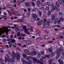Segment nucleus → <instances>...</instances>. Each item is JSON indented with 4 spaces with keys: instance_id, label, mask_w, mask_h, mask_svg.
<instances>
[{
    "instance_id": "nucleus-1",
    "label": "nucleus",
    "mask_w": 64,
    "mask_h": 64,
    "mask_svg": "<svg viewBox=\"0 0 64 64\" xmlns=\"http://www.w3.org/2000/svg\"><path fill=\"white\" fill-rule=\"evenodd\" d=\"M15 58L17 60H19L20 59V54L19 52H17L16 54Z\"/></svg>"
},
{
    "instance_id": "nucleus-2",
    "label": "nucleus",
    "mask_w": 64,
    "mask_h": 64,
    "mask_svg": "<svg viewBox=\"0 0 64 64\" xmlns=\"http://www.w3.org/2000/svg\"><path fill=\"white\" fill-rule=\"evenodd\" d=\"M3 28H0V35H2L3 33V32H6V35H8V31H6V30L3 31Z\"/></svg>"
},
{
    "instance_id": "nucleus-3",
    "label": "nucleus",
    "mask_w": 64,
    "mask_h": 64,
    "mask_svg": "<svg viewBox=\"0 0 64 64\" xmlns=\"http://www.w3.org/2000/svg\"><path fill=\"white\" fill-rule=\"evenodd\" d=\"M63 50L62 49H58L56 51V53H57V55H60V53Z\"/></svg>"
},
{
    "instance_id": "nucleus-4",
    "label": "nucleus",
    "mask_w": 64,
    "mask_h": 64,
    "mask_svg": "<svg viewBox=\"0 0 64 64\" xmlns=\"http://www.w3.org/2000/svg\"><path fill=\"white\" fill-rule=\"evenodd\" d=\"M37 54V52L36 51H34L32 52H30L29 54V55L30 56H34V55H36Z\"/></svg>"
},
{
    "instance_id": "nucleus-5",
    "label": "nucleus",
    "mask_w": 64,
    "mask_h": 64,
    "mask_svg": "<svg viewBox=\"0 0 64 64\" xmlns=\"http://www.w3.org/2000/svg\"><path fill=\"white\" fill-rule=\"evenodd\" d=\"M2 28H3V31H8H8H11V29H8V27H6L5 26H2Z\"/></svg>"
},
{
    "instance_id": "nucleus-6",
    "label": "nucleus",
    "mask_w": 64,
    "mask_h": 64,
    "mask_svg": "<svg viewBox=\"0 0 64 64\" xmlns=\"http://www.w3.org/2000/svg\"><path fill=\"white\" fill-rule=\"evenodd\" d=\"M32 16L33 18L34 19V20H37V18H38L37 15L35 14H32Z\"/></svg>"
},
{
    "instance_id": "nucleus-7",
    "label": "nucleus",
    "mask_w": 64,
    "mask_h": 64,
    "mask_svg": "<svg viewBox=\"0 0 64 64\" xmlns=\"http://www.w3.org/2000/svg\"><path fill=\"white\" fill-rule=\"evenodd\" d=\"M12 53L11 54L12 56V58H13V59H15V56H14V55H15L16 54H15V52L14 50L12 51Z\"/></svg>"
},
{
    "instance_id": "nucleus-8",
    "label": "nucleus",
    "mask_w": 64,
    "mask_h": 64,
    "mask_svg": "<svg viewBox=\"0 0 64 64\" xmlns=\"http://www.w3.org/2000/svg\"><path fill=\"white\" fill-rule=\"evenodd\" d=\"M25 5L26 7H30L31 6V4L29 2H27L26 3Z\"/></svg>"
},
{
    "instance_id": "nucleus-9",
    "label": "nucleus",
    "mask_w": 64,
    "mask_h": 64,
    "mask_svg": "<svg viewBox=\"0 0 64 64\" xmlns=\"http://www.w3.org/2000/svg\"><path fill=\"white\" fill-rule=\"evenodd\" d=\"M24 53H26V54H29V50L26 49H25L24 50Z\"/></svg>"
},
{
    "instance_id": "nucleus-10",
    "label": "nucleus",
    "mask_w": 64,
    "mask_h": 64,
    "mask_svg": "<svg viewBox=\"0 0 64 64\" xmlns=\"http://www.w3.org/2000/svg\"><path fill=\"white\" fill-rule=\"evenodd\" d=\"M42 22H43V21L42 20H40L37 23V24L38 25H39V26H40L42 24Z\"/></svg>"
},
{
    "instance_id": "nucleus-11",
    "label": "nucleus",
    "mask_w": 64,
    "mask_h": 64,
    "mask_svg": "<svg viewBox=\"0 0 64 64\" xmlns=\"http://www.w3.org/2000/svg\"><path fill=\"white\" fill-rule=\"evenodd\" d=\"M8 62H10L11 63H12V62H14V60L11 58L9 60H8Z\"/></svg>"
},
{
    "instance_id": "nucleus-12",
    "label": "nucleus",
    "mask_w": 64,
    "mask_h": 64,
    "mask_svg": "<svg viewBox=\"0 0 64 64\" xmlns=\"http://www.w3.org/2000/svg\"><path fill=\"white\" fill-rule=\"evenodd\" d=\"M59 20V19L58 18H56L54 20V23L55 24H56L57 23V22L58 20Z\"/></svg>"
},
{
    "instance_id": "nucleus-13",
    "label": "nucleus",
    "mask_w": 64,
    "mask_h": 64,
    "mask_svg": "<svg viewBox=\"0 0 64 64\" xmlns=\"http://www.w3.org/2000/svg\"><path fill=\"white\" fill-rule=\"evenodd\" d=\"M31 43V41L30 40H28L26 42V44L28 45L30 44Z\"/></svg>"
},
{
    "instance_id": "nucleus-14",
    "label": "nucleus",
    "mask_w": 64,
    "mask_h": 64,
    "mask_svg": "<svg viewBox=\"0 0 64 64\" xmlns=\"http://www.w3.org/2000/svg\"><path fill=\"white\" fill-rule=\"evenodd\" d=\"M20 31V29L18 27H17V28L16 29V32L17 33L18 32V31Z\"/></svg>"
},
{
    "instance_id": "nucleus-15",
    "label": "nucleus",
    "mask_w": 64,
    "mask_h": 64,
    "mask_svg": "<svg viewBox=\"0 0 64 64\" xmlns=\"http://www.w3.org/2000/svg\"><path fill=\"white\" fill-rule=\"evenodd\" d=\"M55 4L57 6V7H59V6H60V5L59 4L57 1L56 2Z\"/></svg>"
},
{
    "instance_id": "nucleus-16",
    "label": "nucleus",
    "mask_w": 64,
    "mask_h": 64,
    "mask_svg": "<svg viewBox=\"0 0 64 64\" xmlns=\"http://www.w3.org/2000/svg\"><path fill=\"white\" fill-rule=\"evenodd\" d=\"M21 61L24 64H25V62H26V60H24L23 58H22V59Z\"/></svg>"
},
{
    "instance_id": "nucleus-17",
    "label": "nucleus",
    "mask_w": 64,
    "mask_h": 64,
    "mask_svg": "<svg viewBox=\"0 0 64 64\" xmlns=\"http://www.w3.org/2000/svg\"><path fill=\"white\" fill-rule=\"evenodd\" d=\"M52 7L54 10H58V9H57V7L56 6L54 7L52 6Z\"/></svg>"
},
{
    "instance_id": "nucleus-18",
    "label": "nucleus",
    "mask_w": 64,
    "mask_h": 64,
    "mask_svg": "<svg viewBox=\"0 0 64 64\" xmlns=\"http://www.w3.org/2000/svg\"><path fill=\"white\" fill-rule=\"evenodd\" d=\"M48 22H49L50 23H53V20L51 18H49Z\"/></svg>"
},
{
    "instance_id": "nucleus-19",
    "label": "nucleus",
    "mask_w": 64,
    "mask_h": 64,
    "mask_svg": "<svg viewBox=\"0 0 64 64\" xmlns=\"http://www.w3.org/2000/svg\"><path fill=\"white\" fill-rule=\"evenodd\" d=\"M51 10H49L48 13V16H50L51 15Z\"/></svg>"
},
{
    "instance_id": "nucleus-20",
    "label": "nucleus",
    "mask_w": 64,
    "mask_h": 64,
    "mask_svg": "<svg viewBox=\"0 0 64 64\" xmlns=\"http://www.w3.org/2000/svg\"><path fill=\"white\" fill-rule=\"evenodd\" d=\"M51 18L52 20H54L55 18V16L54 15H52V16Z\"/></svg>"
},
{
    "instance_id": "nucleus-21",
    "label": "nucleus",
    "mask_w": 64,
    "mask_h": 64,
    "mask_svg": "<svg viewBox=\"0 0 64 64\" xmlns=\"http://www.w3.org/2000/svg\"><path fill=\"white\" fill-rule=\"evenodd\" d=\"M60 55L57 54L56 59V60L58 59H59V57H60Z\"/></svg>"
},
{
    "instance_id": "nucleus-22",
    "label": "nucleus",
    "mask_w": 64,
    "mask_h": 64,
    "mask_svg": "<svg viewBox=\"0 0 64 64\" xmlns=\"http://www.w3.org/2000/svg\"><path fill=\"white\" fill-rule=\"evenodd\" d=\"M31 3L33 6H35V3L33 2H31Z\"/></svg>"
},
{
    "instance_id": "nucleus-23",
    "label": "nucleus",
    "mask_w": 64,
    "mask_h": 64,
    "mask_svg": "<svg viewBox=\"0 0 64 64\" xmlns=\"http://www.w3.org/2000/svg\"><path fill=\"white\" fill-rule=\"evenodd\" d=\"M40 4V0H38L37 1H36V4Z\"/></svg>"
},
{
    "instance_id": "nucleus-24",
    "label": "nucleus",
    "mask_w": 64,
    "mask_h": 64,
    "mask_svg": "<svg viewBox=\"0 0 64 64\" xmlns=\"http://www.w3.org/2000/svg\"><path fill=\"white\" fill-rule=\"evenodd\" d=\"M41 40V39L40 38H38V37L36 38V40L37 41H39L40 40Z\"/></svg>"
},
{
    "instance_id": "nucleus-25",
    "label": "nucleus",
    "mask_w": 64,
    "mask_h": 64,
    "mask_svg": "<svg viewBox=\"0 0 64 64\" xmlns=\"http://www.w3.org/2000/svg\"><path fill=\"white\" fill-rule=\"evenodd\" d=\"M48 50L50 52H52V51H53V50H52V49L50 48H49L48 49Z\"/></svg>"
},
{
    "instance_id": "nucleus-26",
    "label": "nucleus",
    "mask_w": 64,
    "mask_h": 64,
    "mask_svg": "<svg viewBox=\"0 0 64 64\" xmlns=\"http://www.w3.org/2000/svg\"><path fill=\"white\" fill-rule=\"evenodd\" d=\"M60 19L61 21L62 22L64 21V19L63 18L60 17Z\"/></svg>"
},
{
    "instance_id": "nucleus-27",
    "label": "nucleus",
    "mask_w": 64,
    "mask_h": 64,
    "mask_svg": "<svg viewBox=\"0 0 64 64\" xmlns=\"http://www.w3.org/2000/svg\"><path fill=\"white\" fill-rule=\"evenodd\" d=\"M43 26L44 27H45L46 26V22H44L43 23Z\"/></svg>"
},
{
    "instance_id": "nucleus-28",
    "label": "nucleus",
    "mask_w": 64,
    "mask_h": 64,
    "mask_svg": "<svg viewBox=\"0 0 64 64\" xmlns=\"http://www.w3.org/2000/svg\"><path fill=\"white\" fill-rule=\"evenodd\" d=\"M43 38H44V39H49L48 36H47L44 37Z\"/></svg>"
},
{
    "instance_id": "nucleus-29",
    "label": "nucleus",
    "mask_w": 64,
    "mask_h": 64,
    "mask_svg": "<svg viewBox=\"0 0 64 64\" xmlns=\"http://www.w3.org/2000/svg\"><path fill=\"white\" fill-rule=\"evenodd\" d=\"M46 9L48 11L49 10V7L48 6H46Z\"/></svg>"
},
{
    "instance_id": "nucleus-30",
    "label": "nucleus",
    "mask_w": 64,
    "mask_h": 64,
    "mask_svg": "<svg viewBox=\"0 0 64 64\" xmlns=\"http://www.w3.org/2000/svg\"><path fill=\"white\" fill-rule=\"evenodd\" d=\"M25 35H26V34H20V36H21V37H23V36L24 37L25 36Z\"/></svg>"
},
{
    "instance_id": "nucleus-31",
    "label": "nucleus",
    "mask_w": 64,
    "mask_h": 64,
    "mask_svg": "<svg viewBox=\"0 0 64 64\" xmlns=\"http://www.w3.org/2000/svg\"><path fill=\"white\" fill-rule=\"evenodd\" d=\"M7 7L8 8H12V7H13V6H12L11 5H9Z\"/></svg>"
},
{
    "instance_id": "nucleus-32",
    "label": "nucleus",
    "mask_w": 64,
    "mask_h": 64,
    "mask_svg": "<svg viewBox=\"0 0 64 64\" xmlns=\"http://www.w3.org/2000/svg\"><path fill=\"white\" fill-rule=\"evenodd\" d=\"M21 34H20V32H19L17 34V36H20V37H21V36H20V35Z\"/></svg>"
},
{
    "instance_id": "nucleus-33",
    "label": "nucleus",
    "mask_w": 64,
    "mask_h": 64,
    "mask_svg": "<svg viewBox=\"0 0 64 64\" xmlns=\"http://www.w3.org/2000/svg\"><path fill=\"white\" fill-rule=\"evenodd\" d=\"M27 59L28 60H30V59H31V58L30 56H28L27 57Z\"/></svg>"
},
{
    "instance_id": "nucleus-34",
    "label": "nucleus",
    "mask_w": 64,
    "mask_h": 64,
    "mask_svg": "<svg viewBox=\"0 0 64 64\" xmlns=\"http://www.w3.org/2000/svg\"><path fill=\"white\" fill-rule=\"evenodd\" d=\"M28 32V31L27 30V29H26L25 30H24V32L26 34H27V32Z\"/></svg>"
},
{
    "instance_id": "nucleus-35",
    "label": "nucleus",
    "mask_w": 64,
    "mask_h": 64,
    "mask_svg": "<svg viewBox=\"0 0 64 64\" xmlns=\"http://www.w3.org/2000/svg\"><path fill=\"white\" fill-rule=\"evenodd\" d=\"M0 62H4V60H3L2 58H0Z\"/></svg>"
},
{
    "instance_id": "nucleus-36",
    "label": "nucleus",
    "mask_w": 64,
    "mask_h": 64,
    "mask_svg": "<svg viewBox=\"0 0 64 64\" xmlns=\"http://www.w3.org/2000/svg\"><path fill=\"white\" fill-rule=\"evenodd\" d=\"M45 57H46L47 58H50V55H46L44 56Z\"/></svg>"
},
{
    "instance_id": "nucleus-37",
    "label": "nucleus",
    "mask_w": 64,
    "mask_h": 64,
    "mask_svg": "<svg viewBox=\"0 0 64 64\" xmlns=\"http://www.w3.org/2000/svg\"><path fill=\"white\" fill-rule=\"evenodd\" d=\"M30 32H32V31H33V28L32 27H30Z\"/></svg>"
},
{
    "instance_id": "nucleus-38",
    "label": "nucleus",
    "mask_w": 64,
    "mask_h": 64,
    "mask_svg": "<svg viewBox=\"0 0 64 64\" xmlns=\"http://www.w3.org/2000/svg\"><path fill=\"white\" fill-rule=\"evenodd\" d=\"M33 60L34 61H35V62H36L37 61V59L36 58H33Z\"/></svg>"
},
{
    "instance_id": "nucleus-39",
    "label": "nucleus",
    "mask_w": 64,
    "mask_h": 64,
    "mask_svg": "<svg viewBox=\"0 0 64 64\" xmlns=\"http://www.w3.org/2000/svg\"><path fill=\"white\" fill-rule=\"evenodd\" d=\"M51 55L52 56L55 55V52H52L51 53Z\"/></svg>"
},
{
    "instance_id": "nucleus-40",
    "label": "nucleus",
    "mask_w": 64,
    "mask_h": 64,
    "mask_svg": "<svg viewBox=\"0 0 64 64\" xmlns=\"http://www.w3.org/2000/svg\"><path fill=\"white\" fill-rule=\"evenodd\" d=\"M50 22H47V25L48 26H49L50 25Z\"/></svg>"
},
{
    "instance_id": "nucleus-41",
    "label": "nucleus",
    "mask_w": 64,
    "mask_h": 64,
    "mask_svg": "<svg viewBox=\"0 0 64 64\" xmlns=\"http://www.w3.org/2000/svg\"><path fill=\"white\" fill-rule=\"evenodd\" d=\"M40 53H38V58H39V57L40 58Z\"/></svg>"
},
{
    "instance_id": "nucleus-42",
    "label": "nucleus",
    "mask_w": 64,
    "mask_h": 64,
    "mask_svg": "<svg viewBox=\"0 0 64 64\" xmlns=\"http://www.w3.org/2000/svg\"><path fill=\"white\" fill-rule=\"evenodd\" d=\"M53 61V60H52V59H50L48 60V62L50 63H51V62H52Z\"/></svg>"
},
{
    "instance_id": "nucleus-43",
    "label": "nucleus",
    "mask_w": 64,
    "mask_h": 64,
    "mask_svg": "<svg viewBox=\"0 0 64 64\" xmlns=\"http://www.w3.org/2000/svg\"><path fill=\"white\" fill-rule=\"evenodd\" d=\"M40 33V31H37L36 32V34H39Z\"/></svg>"
},
{
    "instance_id": "nucleus-44",
    "label": "nucleus",
    "mask_w": 64,
    "mask_h": 64,
    "mask_svg": "<svg viewBox=\"0 0 64 64\" xmlns=\"http://www.w3.org/2000/svg\"><path fill=\"white\" fill-rule=\"evenodd\" d=\"M47 5H48V6H50V3L48 2H47Z\"/></svg>"
},
{
    "instance_id": "nucleus-45",
    "label": "nucleus",
    "mask_w": 64,
    "mask_h": 64,
    "mask_svg": "<svg viewBox=\"0 0 64 64\" xmlns=\"http://www.w3.org/2000/svg\"><path fill=\"white\" fill-rule=\"evenodd\" d=\"M40 9L41 10H44V7H42L40 8Z\"/></svg>"
},
{
    "instance_id": "nucleus-46",
    "label": "nucleus",
    "mask_w": 64,
    "mask_h": 64,
    "mask_svg": "<svg viewBox=\"0 0 64 64\" xmlns=\"http://www.w3.org/2000/svg\"><path fill=\"white\" fill-rule=\"evenodd\" d=\"M41 58L42 59H43L44 60V59H46V57H45V56H42Z\"/></svg>"
},
{
    "instance_id": "nucleus-47",
    "label": "nucleus",
    "mask_w": 64,
    "mask_h": 64,
    "mask_svg": "<svg viewBox=\"0 0 64 64\" xmlns=\"http://www.w3.org/2000/svg\"><path fill=\"white\" fill-rule=\"evenodd\" d=\"M23 28L24 29V30H25V29H26V26H24L23 27Z\"/></svg>"
},
{
    "instance_id": "nucleus-48",
    "label": "nucleus",
    "mask_w": 64,
    "mask_h": 64,
    "mask_svg": "<svg viewBox=\"0 0 64 64\" xmlns=\"http://www.w3.org/2000/svg\"><path fill=\"white\" fill-rule=\"evenodd\" d=\"M39 14L40 15V16H41V15H42V12H41V11H40L39 12Z\"/></svg>"
},
{
    "instance_id": "nucleus-49",
    "label": "nucleus",
    "mask_w": 64,
    "mask_h": 64,
    "mask_svg": "<svg viewBox=\"0 0 64 64\" xmlns=\"http://www.w3.org/2000/svg\"><path fill=\"white\" fill-rule=\"evenodd\" d=\"M9 14L10 16H12V14L11 12H10L9 13Z\"/></svg>"
},
{
    "instance_id": "nucleus-50",
    "label": "nucleus",
    "mask_w": 64,
    "mask_h": 64,
    "mask_svg": "<svg viewBox=\"0 0 64 64\" xmlns=\"http://www.w3.org/2000/svg\"><path fill=\"white\" fill-rule=\"evenodd\" d=\"M61 22V20H58V25H59V24L60 23V22Z\"/></svg>"
},
{
    "instance_id": "nucleus-51",
    "label": "nucleus",
    "mask_w": 64,
    "mask_h": 64,
    "mask_svg": "<svg viewBox=\"0 0 64 64\" xmlns=\"http://www.w3.org/2000/svg\"><path fill=\"white\" fill-rule=\"evenodd\" d=\"M5 61L6 62H7V57H5Z\"/></svg>"
},
{
    "instance_id": "nucleus-52",
    "label": "nucleus",
    "mask_w": 64,
    "mask_h": 64,
    "mask_svg": "<svg viewBox=\"0 0 64 64\" xmlns=\"http://www.w3.org/2000/svg\"><path fill=\"white\" fill-rule=\"evenodd\" d=\"M60 64H63V61H60Z\"/></svg>"
},
{
    "instance_id": "nucleus-53",
    "label": "nucleus",
    "mask_w": 64,
    "mask_h": 64,
    "mask_svg": "<svg viewBox=\"0 0 64 64\" xmlns=\"http://www.w3.org/2000/svg\"><path fill=\"white\" fill-rule=\"evenodd\" d=\"M59 14L60 15H61H61L63 14H62V12H60L59 13Z\"/></svg>"
},
{
    "instance_id": "nucleus-54",
    "label": "nucleus",
    "mask_w": 64,
    "mask_h": 64,
    "mask_svg": "<svg viewBox=\"0 0 64 64\" xmlns=\"http://www.w3.org/2000/svg\"><path fill=\"white\" fill-rule=\"evenodd\" d=\"M23 57L24 58L26 57H27V56L26 54H23Z\"/></svg>"
},
{
    "instance_id": "nucleus-55",
    "label": "nucleus",
    "mask_w": 64,
    "mask_h": 64,
    "mask_svg": "<svg viewBox=\"0 0 64 64\" xmlns=\"http://www.w3.org/2000/svg\"><path fill=\"white\" fill-rule=\"evenodd\" d=\"M37 18L36 20H34L35 21H36V20H37V21H39L40 20V18Z\"/></svg>"
},
{
    "instance_id": "nucleus-56",
    "label": "nucleus",
    "mask_w": 64,
    "mask_h": 64,
    "mask_svg": "<svg viewBox=\"0 0 64 64\" xmlns=\"http://www.w3.org/2000/svg\"><path fill=\"white\" fill-rule=\"evenodd\" d=\"M41 54H44V52L43 51H41Z\"/></svg>"
},
{
    "instance_id": "nucleus-57",
    "label": "nucleus",
    "mask_w": 64,
    "mask_h": 64,
    "mask_svg": "<svg viewBox=\"0 0 64 64\" xmlns=\"http://www.w3.org/2000/svg\"><path fill=\"white\" fill-rule=\"evenodd\" d=\"M15 42V40H11V42L12 43H14Z\"/></svg>"
},
{
    "instance_id": "nucleus-58",
    "label": "nucleus",
    "mask_w": 64,
    "mask_h": 64,
    "mask_svg": "<svg viewBox=\"0 0 64 64\" xmlns=\"http://www.w3.org/2000/svg\"><path fill=\"white\" fill-rule=\"evenodd\" d=\"M6 41V39H5V38H4L3 40V41H4V42H5Z\"/></svg>"
},
{
    "instance_id": "nucleus-59",
    "label": "nucleus",
    "mask_w": 64,
    "mask_h": 64,
    "mask_svg": "<svg viewBox=\"0 0 64 64\" xmlns=\"http://www.w3.org/2000/svg\"><path fill=\"white\" fill-rule=\"evenodd\" d=\"M29 63L30 64H32V62L31 61H29Z\"/></svg>"
},
{
    "instance_id": "nucleus-60",
    "label": "nucleus",
    "mask_w": 64,
    "mask_h": 64,
    "mask_svg": "<svg viewBox=\"0 0 64 64\" xmlns=\"http://www.w3.org/2000/svg\"><path fill=\"white\" fill-rule=\"evenodd\" d=\"M27 14L28 16H29V15H30V13L29 12H28L27 13Z\"/></svg>"
},
{
    "instance_id": "nucleus-61",
    "label": "nucleus",
    "mask_w": 64,
    "mask_h": 64,
    "mask_svg": "<svg viewBox=\"0 0 64 64\" xmlns=\"http://www.w3.org/2000/svg\"><path fill=\"white\" fill-rule=\"evenodd\" d=\"M27 34H28V35H29L30 34V32H27Z\"/></svg>"
},
{
    "instance_id": "nucleus-62",
    "label": "nucleus",
    "mask_w": 64,
    "mask_h": 64,
    "mask_svg": "<svg viewBox=\"0 0 64 64\" xmlns=\"http://www.w3.org/2000/svg\"><path fill=\"white\" fill-rule=\"evenodd\" d=\"M36 4V5H37V6H38V7H40V6H39V5H40V4Z\"/></svg>"
},
{
    "instance_id": "nucleus-63",
    "label": "nucleus",
    "mask_w": 64,
    "mask_h": 64,
    "mask_svg": "<svg viewBox=\"0 0 64 64\" xmlns=\"http://www.w3.org/2000/svg\"><path fill=\"white\" fill-rule=\"evenodd\" d=\"M12 46H15V45H16V43H14V44H12Z\"/></svg>"
},
{
    "instance_id": "nucleus-64",
    "label": "nucleus",
    "mask_w": 64,
    "mask_h": 64,
    "mask_svg": "<svg viewBox=\"0 0 64 64\" xmlns=\"http://www.w3.org/2000/svg\"><path fill=\"white\" fill-rule=\"evenodd\" d=\"M40 63L41 64H44L43 62L42 61L40 62Z\"/></svg>"
}]
</instances>
